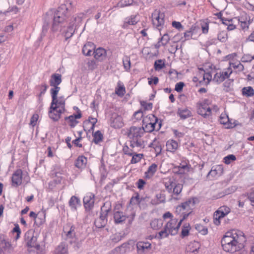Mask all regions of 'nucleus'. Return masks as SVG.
<instances>
[{
	"instance_id": "41",
	"label": "nucleus",
	"mask_w": 254,
	"mask_h": 254,
	"mask_svg": "<svg viewBox=\"0 0 254 254\" xmlns=\"http://www.w3.org/2000/svg\"><path fill=\"white\" fill-rule=\"evenodd\" d=\"M53 254H68L67 247L64 244H61L55 249Z\"/></svg>"
},
{
	"instance_id": "18",
	"label": "nucleus",
	"mask_w": 254,
	"mask_h": 254,
	"mask_svg": "<svg viewBox=\"0 0 254 254\" xmlns=\"http://www.w3.org/2000/svg\"><path fill=\"white\" fill-rule=\"evenodd\" d=\"M191 168V165L189 161H182L179 165H174L173 167V172L176 174L184 175L188 173Z\"/></svg>"
},
{
	"instance_id": "34",
	"label": "nucleus",
	"mask_w": 254,
	"mask_h": 254,
	"mask_svg": "<svg viewBox=\"0 0 254 254\" xmlns=\"http://www.w3.org/2000/svg\"><path fill=\"white\" fill-rule=\"evenodd\" d=\"M170 40V36L167 33L164 34L159 39L158 42L155 45L156 49H159L161 46L167 45Z\"/></svg>"
},
{
	"instance_id": "44",
	"label": "nucleus",
	"mask_w": 254,
	"mask_h": 254,
	"mask_svg": "<svg viewBox=\"0 0 254 254\" xmlns=\"http://www.w3.org/2000/svg\"><path fill=\"white\" fill-rule=\"evenodd\" d=\"M150 146L154 149L156 155L159 154L161 152V145L156 138L153 140L152 142L150 144Z\"/></svg>"
},
{
	"instance_id": "58",
	"label": "nucleus",
	"mask_w": 254,
	"mask_h": 254,
	"mask_svg": "<svg viewBox=\"0 0 254 254\" xmlns=\"http://www.w3.org/2000/svg\"><path fill=\"white\" fill-rule=\"evenodd\" d=\"M236 160V156L233 154L226 156L223 158V162L227 165L230 164L232 162Z\"/></svg>"
},
{
	"instance_id": "24",
	"label": "nucleus",
	"mask_w": 254,
	"mask_h": 254,
	"mask_svg": "<svg viewBox=\"0 0 254 254\" xmlns=\"http://www.w3.org/2000/svg\"><path fill=\"white\" fill-rule=\"evenodd\" d=\"M136 248L138 254H145L150 251L151 244L149 242L140 241L137 243Z\"/></svg>"
},
{
	"instance_id": "45",
	"label": "nucleus",
	"mask_w": 254,
	"mask_h": 254,
	"mask_svg": "<svg viewBox=\"0 0 254 254\" xmlns=\"http://www.w3.org/2000/svg\"><path fill=\"white\" fill-rule=\"evenodd\" d=\"M227 61H229V65H230L232 64L239 62L238 59V54L236 53H233L228 55L225 57Z\"/></svg>"
},
{
	"instance_id": "9",
	"label": "nucleus",
	"mask_w": 254,
	"mask_h": 254,
	"mask_svg": "<svg viewBox=\"0 0 254 254\" xmlns=\"http://www.w3.org/2000/svg\"><path fill=\"white\" fill-rule=\"evenodd\" d=\"M62 81V75L60 74L54 73L51 75L49 81L50 85L52 87L50 89L51 97H59L58 94L61 89L59 85Z\"/></svg>"
},
{
	"instance_id": "5",
	"label": "nucleus",
	"mask_w": 254,
	"mask_h": 254,
	"mask_svg": "<svg viewBox=\"0 0 254 254\" xmlns=\"http://www.w3.org/2000/svg\"><path fill=\"white\" fill-rule=\"evenodd\" d=\"M233 72L230 67H227L223 70L217 72L214 75L213 81L217 83H221L226 79H228L224 83V90L228 92L233 86V79H229Z\"/></svg>"
},
{
	"instance_id": "32",
	"label": "nucleus",
	"mask_w": 254,
	"mask_h": 254,
	"mask_svg": "<svg viewBox=\"0 0 254 254\" xmlns=\"http://www.w3.org/2000/svg\"><path fill=\"white\" fill-rule=\"evenodd\" d=\"M163 220L161 218H154L152 219L150 222V227L155 230L160 229L163 226Z\"/></svg>"
},
{
	"instance_id": "48",
	"label": "nucleus",
	"mask_w": 254,
	"mask_h": 254,
	"mask_svg": "<svg viewBox=\"0 0 254 254\" xmlns=\"http://www.w3.org/2000/svg\"><path fill=\"white\" fill-rule=\"evenodd\" d=\"M132 158L130 160L131 164H136L139 162L143 157V154L141 153H137L135 152L134 154L131 156Z\"/></svg>"
},
{
	"instance_id": "12",
	"label": "nucleus",
	"mask_w": 254,
	"mask_h": 254,
	"mask_svg": "<svg viewBox=\"0 0 254 254\" xmlns=\"http://www.w3.org/2000/svg\"><path fill=\"white\" fill-rule=\"evenodd\" d=\"M231 212V208L227 205H223L218 208L213 214L214 224L218 226L221 223V219L227 216Z\"/></svg>"
},
{
	"instance_id": "39",
	"label": "nucleus",
	"mask_w": 254,
	"mask_h": 254,
	"mask_svg": "<svg viewBox=\"0 0 254 254\" xmlns=\"http://www.w3.org/2000/svg\"><path fill=\"white\" fill-rule=\"evenodd\" d=\"M144 197H140L138 192L135 193L131 197L129 201L130 204L132 205H139L142 201L144 200Z\"/></svg>"
},
{
	"instance_id": "11",
	"label": "nucleus",
	"mask_w": 254,
	"mask_h": 254,
	"mask_svg": "<svg viewBox=\"0 0 254 254\" xmlns=\"http://www.w3.org/2000/svg\"><path fill=\"white\" fill-rule=\"evenodd\" d=\"M23 179L26 181V183L29 181L28 175L23 174V171L19 169L15 170L11 177V186L14 187H17L20 186L22 183Z\"/></svg>"
},
{
	"instance_id": "42",
	"label": "nucleus",
	"mask_w": 254,
	"mask_h": 254,
	"mask_svg": "<svg viewBox=\"0 0 254 254\" xmlns=\"http://www.w3.org/2000/svg\"><path fill=\"white\" fill-rule=\"evenodd\" d=\"M107 219L105 215H101L94 222L95 226L98 228L104 227L107 223Z\"/></svg>"
},
{
	"instance_id": "59",
	"label": "nucleus",
	"mask_w": 254,
	"mask_h": 254,
	"mask_svg": "<svg viewBox=\"0 0 254 254\" xmlns=\"http://www.w3.org/2000/svg\"><path fill=\"white\" fill-rule=\"evenodd\" d=\"M217 38L222 42H226L228 38L227 34L224 31H220L218 34Z\"/></svg>"
},
{
	"instance_id": "31",
	"label": "nucleus",
	"mask_w": 254,
	"mask_h": 254,
	"mask_svg": "<svg viewBox=\"0 0 254 254\" xmlns=\"http://www.w3.org/2000/svg\"><path fill=\"white\" fill-rule=\"evenodd\" d=\"M166 146L167 151L174 153L178 149L179 144L177 141L170 139L167 141Z\"/></svg>"
},
{
	"instance_id": "57",
	"label": "nucleus",
	"mask_w": 254,
	"mask_h": 254,
	"mask_svg": "<svg viewBox=\"0 0 254 254\" xmlns=\"http://www.w3.org/2000/svg\"><path fill=\"white\" fill-rule=\"evenodd\" d=\"M156 197L157 199L156 202L154 203V204H158L161 202H164L166 200V196L164 194V192H161L159 193H157L156 195Z\"/></svg>"
},
{
	"instance_id": "17",
	"label": "nucleus",
	"mask_w": 254,
	"mask_h": 254,
	"mask_svg": "<svg viewBox=\"0 0 254 254\" xmlns=\"http://www.w3.org/2000/svg\"><path fill=\"white\" fill-rule=\"evenodd\" d=\"M109 124L113 128H120L124 126L123 118L121 115L118 113H113L111 114L109 121Z\"/></svg>"
},
{
	"instance_id": "54",
	"label": "nucleus",
	"mask_w": 254,
	"mask_h": 254,
	"mask_svg": "<svg viewBox=\"0 0 254 254\" xmlns=\"http://www.w3.org/2000/svg\"><path fill=\"white\" fill-rule=\"evenodd\" d=\"M195 228L199 233L202 235H206L208 233L207 228L200 224H196Z\"/></svg>"
},
{
	"instance_id": "63",
	"label": "nucleus",
	"mask_w": 254,
	"mask_h": 254,
	"mask_svg": "<svg viewBox=\"0 0 254 254\" xmlns=\"http://www.w3.org/2000/svg\"><path fill=\"white\" fill-rule=\"evenodd\" d=\"M39 119V115L37 114H34L32 115L30 119V125L33 127L37 125V121Z\"/></svg>"
},
{
	"instance_id": "15",
	"label": "nucleus",
	"mask_w": 254,
	"mask_h": 254,
	"mask_svg": "<svg viewBox=\"0 0 254 254\" xmlns=\"http://www.w3.org/2000/svg\"><path fill=\"white\" fill-rule=\"evenodd\" d=\"M73 109L76 111V114L64 118L65 124L71 128L74 127L79 123L78 120L82 116L81 111L78 107H74Z\"/></svg>"
},
{
	"instance_id": "35",
	"label": "nucleus",
	"mask_w": 254,
	"mask_h": 254,
	"mask_svg": "<svg viewBox=\"0 0 254 254\" xmlns=\"http://www.w3.org/2000/svg\"><path fill=\"white\" fill-rule=\"evenodd\" d=\"M95 46L91 42H88L84 45L82 48L83 54L87 56H91L93 51L94 50Z\"/></svg>"
},
{
	"instance_id": "8",
	"label": "nucleus",
	"mask_w": 254,
	"mask_h": 254,
	"mask_svg": "<svg viewBox=\"0 0 254 254\" xmlns=\"http://www.w3.org/2000/svg\"><path fill=\"white\" fill-rule=\"evenodd\" d=\"M68 18V9L65 5H62L59 7L55 13L54 17V22L52 26V29L54 31L56 30L55 29V26L60 23H64L66 21Z\"/></svg>"
},
{
	"instance_id": "33",
	"label": "nucleus",
	"mask_w": 254,
	"mask_h": 254,
	"mask_svg": "<svg viewBox=\"0 0 254 254\" xmlns=\"http://www.w3.org/2000/svg\"><path fill=\"white\" fill-rule=\"evenodd\" d=\"M158 165L155 163L152 164L149 166L147 170L144 173V177L146 179L151 178L157 170Z\"/></svg>"
},
{
	"instance_id": "26",
	"label": "nucleus",
	"mask_w": 254,
	"mask_h": 254,
	"mask_svg": "<svg viewBox=\"0 0 254 254\" xmlns=\"http://www.w3.org/2000/svg\"><path fill=\"white\" fill-rule=\"evenodd\" d=\"M200 244L197 241L190 242L186 247V251L188 254H196L200 248Z\"/></svg>"
},
{
	"instance_id": "50",
	"label": "nucleus",
	"mask_w": 254,
	"mask_h": 254,
	"mask_svg": "<svg viewBox=\"0 0 254 254\" xmlns=\"http://www.w3.org/2000/svg\"><path fill=\"white\" fill-rule=\"evenodd\" d=\"M143 120L145 121H148L149 123L151 124H160V123L158 122V118L155 117L153 114H149L147 115L144 119Z\"/></svg>"
},
{
	"instance_id": "6",
	"label": "nucleus",
	"mask_w": 254,
	"mask_h": 254,
	"mask_svg": "<svg viewBox=\"0 0 254 254\" xmlns=\"http://www.w3.org/2000/svg\"><path fill=\"white\" fill-rule=\"evenodd\" d=\"M197 200L195 197L190 198L176 207L175 213L181 215L183 220L186 219L192 213Z\"/></svg>"
},
{
	"instance_id": "16",
	"label": "nucleus",
	"mask_w": 254,
	"mask_h": 254,
	"mask_svg": "<svg viewBox=\"0 0 254 254\" xmlns=\"http://www.w3.org/2000/svg\"><path fill=\"white\" fill-rule=\"evenodd\" d=\"M151 17L153 25L159 30H161L164 24V14L156 9L152 13Z\"/></svg>"
},
{
	"instance_id": "14",
	"label": "nucleus",
	"mask_w": 254,
	"mask_h": 254,
	"mask_svg": "<svg viewBox=\"0 0 254 254\" xmlns=\"http://www.w3.org/2000/svg\"><path fill=\"white\" fill-rule=\"evenodd\" d=\"M196 109L197 113L205 118H208L211 115V109L207 100L198 102L196 104Z\"/></svg>"
},
{
	"instance_id": "21",
	"label": "nucleus",
	"mask_w": 254,
	"mask_h": 254,
	"mask_svg": "<svg viewBox=\"0 0 254 254\" xmlns=\"http://www.w3.org/2000/svg\"><path fill=\"white\" fill-rule=\"evenodd\" d=\"M95 196L92 193H87L83 198V205L86 211H91L94 205Z\"/></svg>"
},
{
	"instance_id": "60",
	"label": "nucleus",
	"mask_w": 254,
	"mask_h": 254,
	"mask_svg": "<svg viewBox=\"0 0 254 254\" xmlns=\"http://www.w3.org/2000/svg\"><path fill=\"white\" fill-rule=\"evenodd\" d=\"M12 232L13 234H14L15 233L16 234V235L15 237V239L16 240L19 238L21 232L18 224H16L14 225V227L13 228Z\"/></svg>"
},
{
	"instance_id": "56",
	"label": "nucleus",
	"mask_w": 254,
	"mask_h": 254,
	"mask_svg": "<svg viewBox=\"0 0 254 254\" xmlns=\"http://www.w3.org/2000/svg\"><path fill=\"white\" fill-rule=\"evenodd\" d=\"M65 229L66 228H64V233H65L66 239H70L75 236L74 227L73 226L70 227L68 231H66L65 230Z\"/></svg>"
},
{
	"instance_id": "29",
	"label": "nucleus",
	"mask_w": 254,
	"mask_h": 254,
	"mask_svg": "<svg viewBox=\"0 0 254 254\" xmlns=\"http://www.w3.org/2000/svg\"><path fill=\"white\" fill-rule=\"evenodd\" d=\"M87 163V158L83 155L79 156L74 161V166L80 170L84 169Z\"/></svg>"
},
{
	"instance_id": "30",
	"label": "nucleus",
	"mask_w": 254,
	"mask_h": 254,
	"mask_svg": "<svg viewBox=\"0 0 254 254\" xmlns=\"http://www.w3.org/2000/svg\"><path fill=\"white\" fill-rule=\"evenodd\" d=\"M143 125L144 126V129L145 132H151L154 130H158L160 129L161 125V124H154L149 123L148 121H143Z\"/></svg>"
},
{
	"instance_id": "22",
	"label": "nucleus",
	"mask_w": 254,
	"mask_h": 254,
	"mask_svg": "<svg viewBox=\"0 0 254 254\" xmlns=\"http://www.w3.org/2000/svg\"><path fill=\"white\" fill-rule=\"evenodd\" d=\"M140 21L138 14L131 15L127 17L123 22L122 28L127 29L130 25H135Z\"/></svg>"
},
{
	"instance_id": "1",
	"label": "nucleus",
	"mask_w": 254,
	"mask_h": 254,
	"mask_svg": "<svg viewBox=\"0 0 254 254\" xmlns=\"http://www.w3.org/2000/svg\"><path fill=\"white\" fill-rule=\"evenodd\" d=\"M247 242V237L243 231L232 230L225 233L221 243L224 251L233 254L244 249Z\"/></svg>"
},
{
	"instance_id": "38",
	"label": "nucleus",
	"mask_w": 254,
	"mask_h": 254,
	"mask_svg": "<svg viewBox=\"0 0 254 254\" xmlns=\"http://www.w3.org/2000/svg\"><path fill=\"white\" fill-rule=\"evenodd\" d=\"M115 93L119 97H123L126 92V88L124 84L121 81H118L117 87L115 88Z\"/></svg>"
},
{
	"instance_id": "28",
	"label": "nucleus",
	"mask_w": 254,
	"mask_h": 254,
	"mask_svg": "<svg viewBox=\"0 0 254 254\" xmlns=\"http://www.w3.org/2000/svg\"><path fill=\"white\" fill-rule=\"evenodd\" d=\"M141 149L136 147V146L133 145L132 142H130L129 146L124 145L123 148V153L128 156H131L135 152H137Z\"/></svg>"
},
{
	"instance_id": "27",
	"label": "nucleus",
	"mask_w": 254,
	"mask_h": 254,
	"mask_svg": "<svg viewBox=\"0 0 254 254\" xmlns=\"http://www.w3.org/2000/svg\"><path fill=\"white\" fill-rule=\"evenodd\" d=\"M25 240L27 247H34L35 246L36 238L34 237L33 233L31 230H29L25 233Z\"/></svg>"
},
{
	"instance_id": "52",
	"label": "nucleus",
	"mask_w": 254,
	"mask_h": 254,
	"mask_svg": "<svg viewBox=\"0 0 254 254\" xmlns=\"http://www.w3.org/2000/svg\"><path fill=\"white\" fill-rule=\"evenodd\" d=\"M242 93L244 95H246L247 97H251L254 95V90L251 86L246 87L243 88Z\"/></svg>"
},
{
	"instance_id": "61",
	"label": "nucleus",
	"mask_w": 254,
	"mask_h": 254,
	"mask_svg": "<svg viewBox=\"0 0 254 254\" xmlns=\"http://www.w3.org/2000/svg\"><path fill=\"white\" fill-rule=\"evenodd\" d=\"M48 87V86L46 83H43L38 86V89L40 91L39 97L42 96L46 93Z\"/></svg>"
},
{
	"instance_id": "47",
	"label": "nucleus",
	"mask_w": 254,
	"mask_h": 254,
	"mask_svg": "<svg viewBox=\"0 0 254 254\" xmlns=\"http://www.w3.org/2000/svg\"><path fill=\"white\" fill-rule=\"evenodd\" d=\"M135 3L133 0H120L116 6L123 8L133 5Z\"/></svg>"
},
{
	"instance_id": "2",
	"label": "nucleus",
	"mask_w": 254,
	"mask_h": 254,
	"mask_svg": "<svg viewBox=\"0 0 254 254\" xmlns=\"http://www.w3.org/2000/svg\"><path fill=\"white\" fill-rule=\"evenodd\" d=\"M51 103L49 116L54 121H58L61 118V115L65 110V98L64 96L59 97H51Z\"/></svg>"
},
{
	"instance_id": "43",
	"label": "nucleus",
	"mask_w": 254,
	"mask_h": 254,
	"mask_svg": "<svg viewBox=\"0 0 254 254\" xmlns=\"http://www.w3.org/2000/svg\"><path fill=\"white\" fill-rule=\"evenodd\" d=\"M114 218L116 223H120L126 220L127 217L123 212L116 211L114 213Z\"/></svg>"
},
{
	"instance_id": "46",
	"label": "nucleus",
	"mask_w": 254,
	"mask_h": 254,
	"mask_svg": "<svg viewBox=\"0 0 254 254\" xmlns=\"http://www.w3.org/2000/svg\"><path fill=\"white\" fill-rule=\"evenodd\" d=\"M228 67H230L232 69V68L236 70V72H240L243 71L244 70V66L242 64L240 61L237 62L235 63L232 64L231 65H229Z\"/></svg>"
},
{
	"instance_id": "36",
	"label": "nucleus",
	"mask_w": 254,
	"mask_h": 254,
	"mask_svg": "<svg viewBox=\"0 0 254 254\" xmlns=\"http://www.w3.org/2000/svg\"><path fill=\"white\" fill-rule=\"evenodd\" d=\"M94 57L96 60H102L106 56V51L102 48H98L94 50L93 53Z\"/></svg>"
},
{
	"instance_id": "37",
	"label": "nucleus",
	"mask_w": 254,
	"mask_h": 254,
	"mask_svg": "<svg viewBox=\"0 0 254 254\" xmlns=\"http://www.w3.org/2000/svg\"><path fill=\"white\" fill-rule=\"evenodd\" d=\"M69 205L72 210H76L78 206L81 205L79 198L75 196H72L69 201Z\"/></svg>"
},
{
	"instance_id": "13",
	"label": "nucleus",
	"mask_w": 254,
	"mask_h": 254,
	"mask_svg": "<svg viewBox=\"0 0 254 254\" xmlns=\"http://www.w3.org/2000/svg\"><path fill=\"white\" fill-rule=\"evenodd\" d=\"M29 216L34 219V224L40 227L45 223L46 221L47 211L45 209L42 208L37 213L34 211H31Z\"/></svg>"
},
{
	"instance_id": "51",
	"label": "nucleus",
	"mask_w": 254,
	"mask_h": 254,
	"mask_svg": "<svg viewBox=\"0 0 254 254\" xmlns=\"http://www.w3.org/2000/svg\"><path fill=\"white\" fill-rule=\"evenodd\" d=\"M165 66V62L162 60H156L154 64V68L156 71H159Z\"/></svg>"
},
{
	"instance_id": "64",
	"label": "nucleus",
	"mask_w": 254,
	"mask_h": 254,
	"mask_svg": "<svg viewBox=\"0 0 254 254\" xmlns=\"http://www.w3.org/2000/svg\"><path fill=\"white\" fill-rule=\"evenodd\" d=\"M248 197L251 201V204L254 206V188L251 189L248 193Z\"/></svg>"
},
{
	"instance_id": "23",
	"label": "nucleus",
	"mask_w": 254,
	"mask_h": 254,
	"mask_svg": "<svg viewBox=\"0 0 254 254\" xmlns=\"http://www.w3.org/2000/svg\"><path fill=\"white\" fill-rule=\"evenodd\" d=\"M97 119L92 116H89L87 120L83 122V127L85 131H93L96 124L97 123Z\"/></svg>"
},
{
	"instance_id": "4",
	"label": "nucleus",
	"mask_w": 254,
	"mask_h": 254,
	"mask_svg": "<svg viewBox=\"0 0 254 254\" xmlns=\"http://www.w3.org/2000/svg\"><path fill=\"white\" fill-rule=\"evenodd\" d=\"M145 133L143 127H130L127 131V135L129 138L130 142L136 146L139 149H143L145 147L144 141L142 137Z\"/></svg>"
},
{
	"instance_id": "40",
	"label": "nucleus",
	"mask_w": 254,
	"mask_h": 254,
	"mask_svg": "<svg viewBox=\"0 0 254 254\" xmlns=\"http://www.w3.org/2000/svg\"><path fill=\"white\" fill-rule=\"evenodd\" d=\"M177 114L182 119H187L191 116V112L186 108L179 109Z\"/></svg>"
},
{
	"instance_id": "62",
	"label": "nucleus",
	"mask_w": 254,
	"mask_h": 254,
	"mask_svg": "<svg viewBox=\"0 0 254 254\" xmlns=\"http://www.w3.org/2000/svg\"><path fill=\"white\" fill-rule=\"evenodd\" d=\"M123 65L126 71H129L130 68V60L129 57H126V59L123 60Z\"/></svg>"
},
{
	"instance_id": "20",
	"label": "nucleus",
	"mask_w": 254,
	"mask_h": 254,
	"mask_svg": "<svg viewBox=\"0 0 254 254\" xmlns=\"http://www.w3.org/2000/svg\"><path fill=\"white\" fill-rule=\"evenodd\" d=\"M219 122L226 128H233L235 127L237 124L236 121L230 119L228 114L225 112H223L220 115Z\"/></svg>"
},
{
	"instance_id": "19",
	"label": "nucleus",
	"mask_w": 254,
	"mask_h": 254,
	"mask_svg": "<svg viewBox=\"0 0 254 254\" xmlns=\"http://www.w3.org/2000/svg\"><path fill=\"white\" fill-rule=\"evenodd\" d=\"M235 18L238 19L241 28L244 30H248L253 22V19H251L250 15L245 12H242L239 16Z\"/></svg>"
},
{
	"instance_id": "7",
	"label": "nucleus",
	"mask_w": 254,
	"mask_h": 254,
	"mask_svg": "<svg viewBox=\"0 0 254 254\" xmlns=\"http://www.w3.org/2000/svg\"><path fill=\"white\" fill-rule=\"evenodd\" d=\"M163 184L167 191L172 196H178L182 191L183 184L178 183L173 177L164 178Z\"/></svg>"
},
{
	"instance_id": "53",
	"label": "nucleus",
	"mask_w": 254,
	"mask_h": 254,
	"mask_svg": "<svg viewBox=\"0 0 254 254\" xmlns=\"http://www.w3.org/2000/svg\"><path fill=\"white\" fill-rule=\"evenodd\" d=\"M190 230V226L189 223L185 224L182 229L181 236L182 237L188 236Z\"/></svg>"
},
{
	"instance_id": "49",
	"label": "nucleus",
	"mask_w": 254,
	"mask_h": 254,
	"mask_svg": "<svg viewBox=\"0 0 254 254\" xmlns=\"http://www.w3.org/2000/svg\"><path fill=\"white\" fill-rule=\"evenodd\" d=\"M93 141L95 143L98 144L102 141L103 139V135L101 132L99 130L96 131L93 134Z\"/></svg>"
},
{
	"instance_id": "3",
	"label": "nucleus",
	"mask_w": 254,
	"mask_h": 254,
	"mask_svg": "<svg viewBox=\"0 0 254 254\" xmlns=\"http://www.w3.org/2000/svg\"><path fill=\"white\" fill-rule=\"evenodd\" d=\"M184 220L182 218L180 220L176 218H172L166 223L164 229L156 234L155 237L160 240L167 238L169 234L175 235L178 233Z\"/></svg>"
},
{
	"instance_id": "10",
	"label": "nucleus",
	"mask_w": 254,
	"mask_h": 254,
	"mask_svg": "<svg viewBox=\"0 0 254 254\" xmlns=\"http://www.w3.org/2000/svg\"><path fill=\"white\" fill-rule=\"evenodd\" d=\"M212 80L210 72H206L203 68H198L196 76L193 78L194 82H199L202 85H208Z\"/></svg>"
},
{
	"instance_id": "55",
	"label": "nucleus",
	"mask_w": 254,
	"mask_h": 254,
	"mask_svg": "<svg viewBox=\"0 0 254 254\" xmlns=\"http://www.w3.org/2000/svg\"><path fill=\"white\" fill-rule=\"evenodd\" d=\"M140 104L144 111L151 110L153 107L152 103L146 101H140Z\"/></svg>"
},
{
	"instance_id": "25",
	"label": "nucleus",
	"mask_w": 254,
	"mask_h": 254,
	"mask_svg": "<svg viewBox=\"0 0 254 254\" xmlns=\"http://www.w3.org/2000/svg\"><path fill=\"white\" fill-rule=\"evenodd\" d=\"M223 171L224 168L222 165H217L213 166L209 172L207 177L209 178L211 177L212 179L216 178L223 174Z\"/></svg>"
}]
</instances>
